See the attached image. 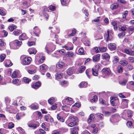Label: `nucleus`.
I'll return each instance as SVG.
<instances>
[{"label": "nucleus", "mask_w": 134, "mask_h": 134, "mask_svg": "<svg viewBox=\"0 0 134 134\" xmlns=\"http://www.w3.org/2000/svg\"><path fill=\"white\" fill-rule=\"evenodd\" d=\"M94 118V117L93 115H91L89 118L87 120L88 123L89 124L91 121H93Z\"/></svg>", "instance_id": "38"}, {"label": "nucleus", "mask_w": 134, "mask_h": 134, "mask_svg": "<svg viewBox=\"0 0 134 134\" xmlns=\"http://www.w3.org/2000/svg\"><path fill=\"white\" fill-rule=\"evenodd\" d=\"M71 134H78V131L79 130V128L78 127H76L70 129Z\"/></svg>", "instance_id": "11"}, {"label": "nucleus", "mask_w": 134, "mask_h": 134, "mask_svg": "<svg viewBox=\"0 0 134 134\" xmlns=\"http://www.w3.org/2000/svg\"><path fill=\"white\" fill-rule=\"evenodd\" d=\"M27 124L28 126L29 127L33 129H36L39 126V124H36L34 123H30L29 122L27 123Z\"/></svg>", "instance_id": "8"}, {"label": "nucleus", "mask_w": 134, "mask_h": 134, "mask_svg": "<svg viewBox=\"0 0 134 134\" xmlns=\"http://www.w3.org/2000/svg\"><path fill=\"white\" fill-rule=\"evenodd\" d=\"M27 39V37L25 33L22 34L19 37V39L20 40H24Z\"/></svg>", "instance_id": "15"}, {"label": "nucleus", "mask_w": 134, "mask_h": 134, "mask_svg": "<svg viewBox=\"0 0 134 134\" xmlns=\"http://www.w3.org/2000/svg\"><path fill=\"white\" fill-rule=\"evenodd\" d=\"M83 49L82 48H81L79 50V52L80 54H83L84 53Z\"/></svg>", "instance_id": "63"}, {"label": "nucleus", "mask_w": 134, "mask_h": 134, "mask_svg": "<svg viewBox=\"0 0 134 134\" xmlns=\"http://www.w3.org/2000/svg\"><path fill=\"white\" fill-rule=\"evenodd\" d=\"M12 65V63L10 60H6L5 66L6 67H8L11 66Z\"/></svg>", "instance_id": "27"}, {"label": "nucleus", "mask_w": 134, "mask_h": 134, "mask_svg": "<svg viewBox=\"0 0 134 134\" xmlns=\"http://www.w3.org/2000/svg\"><path fill=\"white\" fill-rule=\"evenodd\" d=\"M57 117L58 120L60 121L63 122L64 121V119L62 116H60L59 114L57 115Z\"/></svg>", "instance_id": "37"}, {"label": "nucleus", "mask_w": 134, "mask_h": 134, "mask_svg": "<svg viewBox=\"0 0 134 134\" xmlns=\"http://www.w3.org/2000/svg\"><path fill=\"white\" fill-rule=\"evenodd\" d=\"M23 4L24 8H27L29 7L27 2L26 1H24L23 2Z\"/></svg>", "instance_id": "52"}, {"label": "nucleus", "mask_w": 134, "mask_h": 134, "mask_svg": "<svg viewBox=\"0 0 134 134\" xmlns=\"http://www.w3.org/2000/svg\"><path fill=\"white\" fill-rule=\"evenodd\" d=\"M119 63L123 66H126L128 64L127 61L125 60H120L119 62Z\"/></svg>", "instance_id": "34"}, {"label": "nucleus", "mask_w": 134, "mask_h": 134, "mask_svg": "<svg viewBox=\"0 0 134 134\" xmlns=\"http://www.w3.org/2000/svg\"><path fill=\"white\" fill-rule=\"evenodd\" d=\"M113 34L111 31L107 30V32L105 35V37L107 38L106 41H107L111 40L112 38L111 34Z\"/></svg>", "instance_id": "5"}, {"label": "nucleus", "mask_w": 134, "mask_h": 134, "mask_svg": "<svg viewBox=\"0 0 134 134\" xmlns=\"http://www.w3.org/2000/svg\"><path fill=\"white\" fill-rule=\"evenodd\" d=\"M102 76L104 77L105 76H108L110 75V70L108 68H104L102 70Z\"/></svg>", "instance_id": "4"}, {"label": "nucleus", "mask_w": 134, "mask_h": 134, "mask_svg": "<svg viewBox=\"0 0 134 134\" xmlns=\"http://www.w3.org/2000/svg\"><path fill=\"white\" fill-rule=\"evenodd\" d=\"M48 67L45 64H43L40 66V70L43 72L45 71L48 69Z\"/></svg>", "instance_id": "16"}, {"label": "nucleus", "mask_w": 134, "mask_h": 134, "mask_svg": "<svg viewBox=\"0 0 134 134\" xmlns=\"http://www.w3.org/2000/svg\"><path fill=\"white\" fill-rule=\"evenodd\" d=\"M87 83L86 82H83L80 84V87L81 88L85 87L87 86Z\"/></svg>", "instance_id": "39"}, {"label": "nucleus", "mask_w": 134, "mask_h": 134, "mask_svg": "<svg viewBox=\"0 0 134 134\" xmlns=\"http://www.w3.org/2000/svg\"><path fill=\"white\" fill-rule=\"evenodd\" d=\"M99 50L101 52H105L107 50V48L106 47H99Z\"/></svg>", "instance_id": "41"}, {"label": "nucleus", "mask_w": 134, "mask_h": 134, "mask_svg": "<svg viewBox=\"0 0 134 134\" xmlns=\"http://www.w3.org/2000/svg\"><path fill=\"white\" fill-rule=\"evenodd\" d=\"M67 55L68 57H73L75 56V54L74 53L71 51H70L68 52Z\"/></svg>", "instance_id": "30"}, {"label": "nucleus", "mask_w": 134, "mask_h": 134, "mask_svg": "<svg viewBox=\"0 0 134 134\" xmlns=\"http://www.w3.org/2000/svg\"><path fill=\"white\" fill-rule=\"evenodd\" d=\"M125 113V119L126 120L131 119L133 116V113L131 110H126Z\"/></svg>", "instance_id": "3"}, {"label": "nucleus", "mask_w": 134, "mask_h": 134, "mask_svg": "<svg viewBox=\"0 0 134 134\" xmlns=\"http://www.w3.org/2000/svg\"><path fill=\"white\" fill-rule=\"evenodd\" d=\"M22 42L16 40L10 43V47L14 49H18L21 45Z\"/></svg>", "instance_id": "1"}, {"label": "nucleus", "mask_w": 134, "mask_h": 134, "mask_svg": "<svg viewBox=\"0 0 134 134\" xmlns=\"http://www.w3.org/2000/svg\"><path fill=\"white\" fill-rule=\"evenodd\" d=\"M101 57L103 59H105L108 61L110 59V56L107 53H104L102 55Z\"/></svg>", "instance_id": "10"}, {"label": "nucleus", "mask_w": 134, "mask_h": 134, "mask_svg": "<svg viewBox=\"0 0 134 134\" xmlns=\"http://www.w3.org/2000/svg\"><path fill=\"white\" fill-rule=\"evenodd\" d=\"M95 115L98 118L102 120L103 119L104 115L100 113H97L95 114Z\"/></svg>", "instance_id": "21"}, {"label": "nucleus", "mask_w": 134, "mask_h": 134, "mask_svg": "<svg viewBox=\"0 0 134 134\" xmlns=\"http://www.w3.org/2000/svg\"><path fill=\"white\" fill-rule=\"evenodd\" d=\"M49 103L51 104L54 102V98L53 97H51L48 100Z\"/></svg>", "instance_id": "47"}, {"label": "nucleus", "mask_w": 134, "mask_h": 134, "mask_svg": "<svg viewBox=\"0 0 134 134\" xmlns=\"http://www.w3.org/2000/svg\"><path fill=\"white\" fill-rule=\"evenodd\" d=\"M128 12L127 11H125L124 14H122V17L123 19H125L126 15H127L128 14Z\"/></svg>", "instance_id": "62"}, {"label": "nucleus", "mask_w": 134, "mask_h": 134, "mask_svg": "<svg viewBox=\"0 0 134 134\" xmlns=\"http://www.w3.org/2000/svg\"><path fill=\"white\" fill-rule=\"evenodd\" d=\"M85 69V67L84 66H82L80 67L79 70V72L80 73H81Z\"/></svg>", "instance_id": "36"}, {"label": "nucleus", "mask_w": 134, "mask_h": 134, "mask_svg": "<svg viewBox=\"0 0 134 134\" xmlns=\"http://www.w3.org/2000/svg\"><path fill=\"white\" fill-rule=\"evenodd\" d=\"M100 54H98L94 56L92 58L94 62H98L99 60Z\"/></svg>", "instance_id": "14"}, {"label": "nucleus", "mask_w": 134, "mask_h": 134, "mask_svg": "<svg viewBox=\"0 0 134 134\" xmlns=\"http://www.w3.org/2000/svg\"><path fill=\"white\" fill-rule=\"evenodd\" d=\"M118 7V5L116 3H114L110 5V8L112 10L115 9Z\"/></svg>", "instance_id": "33"}, {"label": "nucleus", "mask_w": 134, "mask_h": 134, "mask_svg": "<svg viewBox=\"0 0 134 134\" xmlns=\"http://www.w3.org/2000/svg\"><path fill=\"white\" fill-rule=\"evenodd\" d=\"M16 25H12L8 27V29L10 31H12L16 29Z\"/></svg>", "instance_id": "29"}, {"label": "nucleus", "mask_w": 134, "mask_h": 134, "mask_svg": "<svg viewBox=\"0 0 134 134\" xmlns=\"http://www.w3.org/2000/svg\"><path fill=\"white\" fill-rule=\"evenodd\" d=\"M55 76L56 79H60L62 78L63 75L61 73L59 72H58L55 75Z\"/></svg>", "instance_id": "22"}, {"label": "nucleus", "mask_w": 134, "mask_h": 134, "mask_svg": "<svg viewBox=\"0 0 134 134\" xmlns=\"http://www.w3.org/2000/svg\"><path fill=\"white\" fill-rule=\"evenodd\" d=\"M63 47L65 48L66 49L68 50H71L73 49V47H70L66 46H64Z\"/></svg>", "instance_id": "59"}, {"label": "nucleus", "mask_w": 134, "mask_h": 134, "mask_svg": "<svg viewBox=\"0 0 134 134\" xmlns=\"http://www.w3.org/2000/svg\"><path fill=\"white\" fill-rule=\"evenodd\" d=\"M108 47L111 51H113L116 49V45L115 43H110L108 45Z\"/></svg>", "instance_id": "13"}, {"label": "nucleus", "mask_w": 134, "mask_h": 134, "mask_svg": "<svg viewBox=\"0 0 134 134\" xmlns=\"http://www.w3.org/2000/svg\"><path fill=\"white\" fill-rule=\"evenodd\" d=\"M0 14L2 16H4L6 14V13L0 7Z\"/></svg>", "instance_id": "49"}, {"label": "nucleus", "mask_w": 134, "mask_h": 134, "mask_svg": "<svg viewBox=\"0 0 134 134\" xmlns=\"http://www.w3.org/2000/svg\"><path fill=\"white\" fill-rule=\"evenodd\" d=\"M114 26V30H116L118 28V25L119 24V22L117 21H113L111 23Z\"/></svg>", "instance_id": "17"}, {"label": "nucleus", "mask_w": 134, "mask_h": 134, "mask_svg": "<svg viewBox=\"0 0 134 134\" xmlns=\"http://www.w3.org/2000/svg\"><path fill=\"white\" fill-rule=\"evenodd\" d=\"M97 100V98L96 96H94L93 97V99H92L91 101V102H95Z\"/></svg>", "instance_id": "57"}, {"label": "nucleus", "mask_w": 134, "mask_h": 134, "mask_svg": "<svg viewBox=\"0 0 134 134\" xmlns=\"http://www.w3.org/2000/svg\"><path fill=\"white\" fill-rule=\"evenodd\" d=\"M21 33V31L19 30H16L13 32V34L15 36H18Z\"/></svg>", "instance_id": "26"}, {"label": "nucleus", "mask_w": 134, "mask_h": 134, "mask_svg": "<svg viewBox=\"0 0 134 134\" xmlns=\"http://www.w3.org/2000/svg\"><path fill=\"white\" fill-rule=\"evenodd\" d=\"M39 57L40 59L38 61V64H39L43 63L45 59V58L44 57L42 56L40 58V57L39 55Z\"/></svg>", "instance_id": "24"}, {"label": "nucleus", "mask_w": 134, "mask_h": 134, "mask_svg": "<svg viewBox=\"0 0 134 134\" xmlns=\"http://www.w3.org/2000/svg\"><path fill=\"white\" fill-rule=\"evenodd\" d=\"M113 58L114 59L113 60V62L114 63H116L119 60L118 57L117 56H114Z\"/></svg>", "instance_id": "45"}, {"label": "nucleus", "mask_w": 134, "mask_h": 134, "mask_svg": "<svg viewBox=\"0 0 134 134\" xmlns=\"http://www.w3.org/2000/svg\"><path fill=\"white\" fill-rule=\"evenodd\" d=\"M126 125L129 127L132 128L133 127L132 123L131 121L127 122L126 123Z\"/></svg>", "instance_id": "44"}, {"label": "nucleus", "mask_w": 134, "mask_h": 134, "mask_svg": "<svg viewBox=\"0 0 134 134\" xmlns=\"http://www.w3.org/2000/svg\"><path fill=\"white\" fill-rule=\"evenodd\" d=\"M118 29L119 31H124L126 30L128 27V26L126 25H119L118 26Z\"/></svg>", "instance_id": "9"}, {"label": "nucleus", "mask_w": 134, "mask_h": 134, "mask_svg": "<svg viewBox=\"0 0 134 134\" xmlns=\"http://www.w3.org/2000/svg\"><path fill=\"white\" fill-rule=\"evenodd\" d=\"M70 122L68 124V126L70 127H72L75 125L76 124V122Z\"/></svg>", "instance_id": "46"}, {"label": "nucleus", "mask_w": 134, "mask_h": 134, "mask_svg": "<svg viewBox=\"0 0 134 134\" xmlns=\"http://www.w3.org/2000/svg\"><path fill=\"white\" fill-rule=\"evenodd\" d=\"M39 131L40 132L39 134H45L46 133L45 131L42 129H40Z\"/></svg>", "instance_id": "61"}, {"label": "nucleus", "mask_w": 134, "mask_h": 134, "mask_svg": "<svg viewBox=\"0 0 134 134\" xmlns=\"http://www.w3.org/2000/svg\"><path fill=\"white\" fill-rule=\"evenodd\" d=\"M118 71L119 73L122 72L123 71V68L121 65H119L118 67Z\"/></svg>", "instance_id": "43"}, {"label": "nucleus", "mask_w": 134, "mask_h": 134, "mask_svg": "<svg viewBox=\"0 0 134 134\" xmlns=\"http://www.w3.org/2000/svg\"><path fill=\"white\" fill-rule=\"evenodd\" d=\"M61 4L63 5H65L67 3L66 0H60Z\"/></svg>", "instance_id": "64"}, {"label": "nucleus", "mask_w": 134, "mask_h": 134, "mask_svg": "<svg viewBox=\"0 0 134 134\" xmlns=\"http://www.w3.org/2000/svg\"><path fill=\"white\" fill-rule=\"evenodd\" d=\"M32 59L30 57H26L22 60L21 64L24 65H28L30 64Z\"/></svg>", "instance_id": "2"}, {"label": "nucleus", "mask_w": 134, "mask_h": 134, "mask_svg": "<svg viewBox=\"0 0 134 134\" xmlns=\"http://www.w3.org/2000/svg\"><path fill=\"white\" fill-rule=\"evenodd\" d=\"M129 62L132 63H134V57H129L128 58Z\"/></svg>", "instance_id": "58"}, {"label": "nucleus", "mask_w": 134, "mask_h": 134, "mask_svg": "<svg viewBox=\"0 0 134 134\" xmlns=\"http://www.w3.org/2000/svg\"><path fill=\"white\" fill-rule=\"evenodd\" d=\"M41 85V83L39 81L34 83L32 84L31 86L32 88L35 89H37L40 87Z\"/></svg>", "instance_id": "7"}, {"label": "nucleus", "mask_w": 134, "mask_h": 134, "mask_svg": "<svg viewBox=\"0 0 134 134\" xmlns=\"http://www.w3.org/2000/svg\"><path fill=\"white\" fill-rule=\"evenodd\" d=\"M48 8L49 9L52 11H54L55 8V6L51 5Z\"/></svg>", "instance_id": "55"}, {"label": "nucleus", "mask_w": 134, "mask_h": 134, "mask_svg": "<svg viewBox=\"0 0 134 134\" xmlns=\"http://www.w3.org/2000/svg\"><path fill=\"white\" fill-rule=\"evenodd\" d=\"M73 72L74 70L71 68H69L67 70V73L69 75H72L73 73Z\"/></svg>", "instance_id": "23"}, {"label": "nucleus", "mask_w": 134, "mask_h": 134, "mask_svg": "<svg viewBox=\"0 0 134 134\" xmlns=\"http://www.w3.org/2000/svg\"><path fill=\"white\" fill-rule=\"evenodd\" d=\"M12 82L13 84H16L17 85H19L21 83V81L19 80L18 79H13Z\"/></svg>", "instance_id": "18"}, {"label": "nucleus", "mask_w": 134, "mask_h": 134, "mask_svg": "<svg viewBox=\"0 0 134 134\" xmlns=\"http://www.w3.org/2000/svg\"><path fill=\"white\" fill-rule=\"evenodd\" d=\"M29 53L30 54H35L37 52L36 50L34 48L30 49L29 50Z\"/></svg>", "instance_id": "31"}, {"label": "nucleus", "mask_w": 134, "mask_h": 134, "mask_svg": "<svg viewBox=\"0 0 134 134\" xmlns=\"http://www.w3.org/2000/svg\"><path fill=\"white\" fill-rule=\"evenodd\" d=\"M34 30L33 31H36V32H37L39 33H40V31L37 26H36L34 27Z\"/></svg>", "instance_id": "51"}, {"label": "nucleus", "mask_w": 134, "mask_h": 134, "mask_svg": "<svg viewBox=\"0 0 134 134\" xmlns=\"http://www.w3.org/2000/svg\"><path fill=\"white\" fill-rule=\"evenodd\" d=\"M91 71V70L90 69H87L86 71V75L88 77L90 78V76L89 75V72H90Z\"/></svg>", "instance_id": "60"}, {"label": "nucleus", "mask_w": 134, "mask_h": 134, "mask_svg": "<svg viewBox=\"0 0 134 134\" xmlns=\"http://www.w3.org/2000/svg\"><path fill=\"white\" fill-rule=\"evenodd\" d=\"M62 110L66 111H69L70 109V107L69 106L66 105L62 106Z\"/></svg>", "instance_id": "32"}, {"label": "nucleus", "mask_w": 134, "mask_h": 134, "mask_svg": "<svg viewBox=\"0 0 134 134\" xmlns=\"http://www.w3.org/2000/svg\"><path fill=\"white\" fill-rule=\"evenodd\" d=\"M6 84V83L5 82L4 80L1 77L0 75V85H4Z\"/></svg>", "instance_id": "42"}, {"label": "nucleus", "mask_w": 134, "mask_h": 134, "mask_svg": "<svg viewBox=\"0 0 134 134\" xmlns=\"http://www.w3.org/2000/svg\"><path fill=\"white\" fill-rule=\"evenodd\" d=\"M18 72L16 71H14L12 74L11 75L12 78H15L17 77L18 75Z\"/></svg>", "instance_id": "50"}, {"label": "nucleus", "mask_w": 134, "mask_h": 134, "mask_svg": "<svg viewBox=\"0 0 134 134\" xmlns=\"http://www.w3.org/2000/svg\"><path fill=\"white\" fill-rule=\"evenodd\" d=\"M125 53L131 56H134V52L132 50L127 48L124 49Z\"/></svg>", "instance_id": "12"}, {"label": "nucleus", "mask_w": 134, "mask_h": 134, "mask_svg": "<svg viewBox=\"0 0 134 134\" xmlns=\"http://www.w3.org/2000/svg\"><path fill=\"white\" fill-rule=\"evenodd\" d=\"M64 63L63 62H58L57 65V67L58 68H62L64 66Z\"/></svg>", "instance_id": "20"}, {"label": "nucleus", "mask_w": 134, "mask_h": 134, "mask_svg": "<svg viewBox=\"0 0 134 134\" xmlns=\"http://www.w3.org/2000/svg\"><path fill=\"white\" fill-rule=\"evenodd\" d=\"M92 72L93 75L94 76H97L98 75V71L95 69L92 68Z\"/></svg>", "instance_id": "40"}, {"label": "nucleus", "mask_w": 134, "mask_h": 134, "mask_svg": "<svg viewBox=\"0 0 134 134\" xmlns=\"http://www.w3.org/2000/svg\"><path fill=\"white\" fill-rule=\"evenodd\" d=\"M125 35V32H123L118 34V36L119 38H122Z\"/></svg>", "instance_id": "53"}, {"label": "nucleus", "mask_w": 134, "mask_h": 134, "mask_svg": "<svg viewBox=\"0 0 134 134\" xmlns=\"http://www.w3.org/2000/svg\"><path fill=\"white\" fill-rule=\"evenodd\" d=\"M23 81L26 83L28 84L31 81V80L27 77H24L23 78Z\"/></svg>", "instance_id": "35"}, {"label": "nucleus", "mask_w": 134, "mask_h": 134, "mask_svg": "<svg viewBox=\"0 0 134 134\" xmlns=\"http://www.w3.org/2000/svg\"><path fill=\"white\" fill-rule=\"evenodd\" d=\"M77 118L74 115H71L69 117L68 119L65 121V123L68 125L69 122H76L77 120Z\"/></svg>", "instance_id": "6"}, {"label": "nucleus", "mask_w": 134, "mask_h": 134, "mask_svg": "<svg viewBox=\"0 0 134 134\" xmlns=\"http://www.w3.org/2000/svg\"><path fill=\"white\" fill-rule=\"evenodd\" d=\"M94 52L96 53H98L99 52V50L98 49V48L97 47H95L93 48Z\"/></svg>", "instance_id": "56"}, {"label": "nucleus", "mask_w": 134, "mask_h": 134, "mask_svg": "<svg viewBox=\"0 0 134 134\" xmlns=\"http://www.w3.org/2000/svg\"><path fill=\"white\" fill-rule=\"evenodd\" d=\"M122 104L124 105V107L125 108L127 107V103L129 100L127 99H123L122 100Z\"/></svg>", "instance_id": "19"}, {"label": "nucleus", "mask_w": 134, "mask_h": 134, "mask_svg": "<svg viewBox=\"0 0 134 134\" xmlns=\"http://www.w3.org/2000/svg\"><path fill=\"white\" fill-rule=\"evenodd\" d=\"M14 126V124L12 122H10L8 124V127L9 129H11L13 128Z\"/></svg>", "instance_id": "48"}, {"label": "nucleus", "mask_w": 134, "mask_h": 134, "mask_svg": "<svg viewBox=\"0 0 134 134\" xmlns=\"http://www.w3.org/2000/svg\"><path fill=\"white\" fill-rule=\"evenodd\" d=\"M29 107L32 110L37 109L38 108V106L37 105H34L32 104L29 105Z\"/></svg>", "instance_id": "28"}, {"label": "nucleus", "mask_w": 134, "mask_h": 134, "mask_svg": "<svg viewBox=\"0 0 134 134\" xmlns=\"http://www.w3.org/2000/svg\"><path fill=\"white\" fill-rule=\"evenodd\" d=\"M31 67L33 68L34 70H28V72L30 74H33L36 72V70L35 69L36 68L35 66H31Z\"/></svg>", "instance_id": "25"}, {"label": "nucleus", "mask_w": 134, "mask_h": 134, "mask_svg": "<svg viewBox=\"0 0 134 134\" xmlns=\"http://www.w3.org/2000/svg\"><path fill=\"white\" fill-rule=\"evenodd\" d=\"M6 57L5 55L4 54H2L0 56V58L1 60V61L3 62L5 59Z\"/></svg>", "instance_id": "54"}]
</instances>
